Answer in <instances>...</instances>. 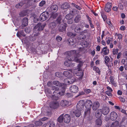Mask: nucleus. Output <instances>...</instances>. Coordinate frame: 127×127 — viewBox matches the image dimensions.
Returning a JSON list of instances; mask_svg holds the SVG:
<instances>
[{
	"instance_id": "1",
	"label": "nucleus",
	"mask_w": 127,
	"mask_h": 127,
	"mask_svg": "<svg viewBox=\"0 0 127 127\" xmlns=\"http://www.w3.org/2000/svg\"><path fill=\"white\" fill-rule=\"evenodd\" d=\"M67 54L69 56L67 57V59L69 61H74L77 63L80 62V59L78 58L77 54L75 50H71L67 52Z\"/></svg>"
},
{
	"instance_id": "2",
	"label": "nucleus",
	"mask_w": 127,
	"mask_h": 127,
	"mask_svg": "<svg viewBox=\"0 0 127 127\" xmlns=\"http://www.w3.org/2000/svg\"><path fill=\"white\" fill-rule=\"evenodd\" d=\"M93 103L92 101L90 100H87L85 102V107L87 109L86 110L85 114V116L88 117L90 114V110Z\"/></svg>"
},
{
	"instance_id": "3",
	"label": "nucleus",
	"mask_w": 127,
	"mask_h": 127,
	"mask_svg": "<svg viewBox=\"0 0 127 127\" xmlns=\"http://www.w3.org/2000/svg\"><path fill=\"white\" fill-rule=\"evenodd\" d=\"M45 26V25L44 24H42L40 23H38L33 28L34 32H35L37 34L39 32L43 30Z\"/></svg>"
},
{
	"instance_id": "4",
	"label": "nucleus",
	"mask_w": 127,
	"mask_h": 127,
	"mask_svg": "<svg viewBox=\"0 0 127 127\" xmlns=\"http://www.w3.org/2000/svg\"><path fill=\"white\" fill-rule=\"evenodd\" d=\"M49 16V14L48 12L46 11L43 12L40 15L39 19L40 21H44L48 18Z\"/></svg>"
},
{
	"instance_id": "5",
	"label": "nucleus",
	"mask_w": 127,
	"mask_h": 127,
	"mask_svg": "<svg viewBox=\"0 0 127 127\" xmlns=\"http://www.w3.org/2000/svg\"><path fill=\"white\" fill-rule=\"evenodd\" d=\"M85 104V101L81 100L78 102L77 105V108L80 110H82L83 109Z\"/></svg>"
},
{
	"instance_id": "6",
	"label": "nucleus",
	"mask_w": 127,
	"mask_h": 127,
	"mask_svg": "<svg viewBox=\"0 0 127 127\" xmlns=\"http://www.w3.org/2000/svg\"><path fill=\"white\" fill-rule=\"evenodd\" d=\"M118 117L117 114L114 111L111 112L110 114V119L112 121H115L116 120Z\"/></svg>"
},
{
	"instance_id": "7",
	"label": "nucleus",
	"mask_w": 127,
	"mask_h": 127,
	"mask_svg": "<svg viewBox=\"0 0 127 127\" xmlns=\"http://www.w3.org/2000/svg\"><path fill=\"white\" fill-rule=\"evenodd\" d=\"M59 104L58 102L57 101L52 102L50 104L49 106L50 108L55 109L57 108L59 106Z\"/></svg>"
},
{
	"instance_id": "8",
	"label": "nucleus",
	"mask_w": 127,
	"mask_h": 127,
	"mask_svg": "<svg viewBox=\"0 0 127 127\" xmlns=\"http://www.w3.org/2000/svg\"><path fill=\"white\" fill-rule=\"evenodd\" d=\"M58 9V6L56 5H52L50 7H48L47 10L49 11L56 12Z\"/></svg>"
},
{
	"instance_id": "9",
	"label": "nucleus",
	"mask_w": 127,
	"mask_h": 127,
	"mask_svg": "<svg viewBox=\"0 0 127 127\" xmlns=\"http://www.w3.org/2000/svg\"><path fill=\"white\" fill-rule=\"evenodd\" d=\"M109 109L107 107H104L101 109L102 113L104 115H107L109 113Z\"/></svg>"
},
{
	"instance_id": "10",
	"label": "nucleus",
	"mask_w": 127,
	"mask_h": 127,
	"mask_svg": "<svg viewBox=\"0 0 127 127\" xmlns=\"http://www.w3.org/2000/svg\"><path fill=\"white\" fill-rule=\"evenodd\" d=\"M92 106L93 109L94 110H96L100 107V104L98 101H95L93 104Z\"/></svg>"
},
{
	"instance_id": "11",
	"label": "nucleus",
	"mask_w": 127,
	"mask_h": 127,
	"mask_svg": "<svg viewBox=\"0 0 127 127\" xmlns=\"http://www.w3.org/2000/svg\"><path fill=\"white\" fill-rule=\"evenodd\" d=\"M70 91L74 93H76L77 92L78 90V87L75 85H73L70 87Z\"/></svg>"
},
{
	"instance_id": "12",
	"label": "nucleus",
	"mask_w": 127,
	"mask_h": 127,
	"mask_svg": "<svg viewBox=\"0 0 127 127\" xmlns=\"http://www.w3.org/2000/svg\"><path fill=\"white\" fill-rule=\"evenodd\" d=\"M64 121L66 123H69L70 120V116L68 114H65L64 115Z\"/></svg>"
},
{
	"instance_id": "13",
	"label": "nucleus",
	"mask_w": 127,
	"mask_h": 127,
	"mask_svg": "<svg viewBox=\"0 0 127 127\" xmlns=\"http://www.w3.org/2000/svg\"><path fill=\"white\" fill-rule=\"evenodd\" d=\"M67 26V25L65 23L60 25L59 28V31L60 32H63L66 30V28Z\"/></svg>"
},
{
	"instance_id": "14",
	"label": "nucleus",
	"mask_w": 127,
	"mask_h": 127,
	"mask_svg": "<svg viewBox=\"0 0 127 127\" xmlns=\"http://www.w3.org/2000/svg\"><path fill=\"white\" fill-rule=\"evenodd\" d=\"M112 5V4L111 3L108 2L106 4L105 8V10L106 12H108L110 11Z\"/></svg>"
},
{
	"instance_id": "15",
	"label": "nucleus",
	"mask_w": 127,
	"mask_h": 127,
	"mask_svg": "<svg viewBox=\"0 0 127 127\" xmlns=\"http://www.w3.org/2000/svg\"><path fill=\"white\" fill-rule=\"evenodd\" d=\"M74 30L75 32L79 34H81L82 29L81 28L80 26L78 24L75 26Z\"/></svg>"
},
{
	"instance_id": "16",
	"label": "nucleus",
	"mask_w": 127,
	"mask_h": 127,
	"mask_svg": "<svg viewBox=\"0 0 127 127\" xmlns=\"http://www.w3.org/2000/svg\"><path fill=\"white\" fill-rule=\"evenodd\" d=\"M109 52V50L108 49L107 47H104L101 50V53H102L104 55H107L108 54Z\"/></svg>"
},
{
	"instance_id": "17",
	"label": "nucleus",
	"mask_w": 127,
	"mask_h": 127,
	"mask_svg": "<svg viewBox=\"0 0 127 127\" xmlns=\"http://www.w3.org/2000/svg\"><path fill=\"white\" fill-rule=\"evenodd\" d=\"M102 113L101 109H98L95 113V116L97 118H99L101 117Z\"/></svg>"
},
{
	"instance_id": "18",
	"label": "nucleus",
	"mask_w": 127,
	"mask_h": 127,
	"mask_svg": "<svg viewBox=\"0 0 127 127\" xmlns=\"http://www.w3.org/2000/svg\"><path fill=\"white\" fill-rule=\"evenodd\" d=\"M70 7L69 4L67 2H65L62 5L61 8L64 9H67Z\"/></svg>"
},
{
	"instance_id": "19",
	"label": "nucleus",
	"mask_w": 127,
	"mask_h": 127,
	"mask_svg": "<svg viewBox=\"0 0 127 127\" xmlns=\"http://www.w3.org/2000/svg\"><path fill=\"white\" fill-rule=\"evenodd\" d=\"M102 124V121L99 118L96 119L95 121V126L97 127H100Z\"/></svg>"
},
{
	"instance_id": "20",
	"label": "nucleus",
	"mask_w": 127,
	"mask_h": 127,
	"mask_svg": "<svg viewBox=\"0 0 127 127\" xmlns=\"http://www.w3.org/2000/svg\"><path fill=\"white\" fill-rule=\"evenodd\" d=\"M81 110H80L77 108L75 111L73 112V113L75 114V116L77 117H79L81 115Z\"/></svg>"
},
{
	"instance_id": "21",
	"label": "nucleus",
	"mask_w": 127,
	"mask_h": 127,
	"mask_svg": "<svg viewBox=\"0 0 127 127\" xmlns=\"http://www.w3.org/2000/svg\"><path fill=\"white\" fill-rule=\"evenodd\" d=\"M46 95L48 97H50L52 95L51 94L52 92L50 90L49 88H47L45 90Z\"/></svg>"
},
{
	"instance_id": "22",
	"label": "nucleus",
	"mask_w": 127,
	"mask_h": 127,
	"mask_svg": "<svg viewBox=\"0 0 127 127\" xmlns=\"http://www.w3.org/2000/svg\"><path fill=\"white\" fill-rule=\"evenodd\" d=\"M69 104L68 101L66 100H62L61 101L60 105L62 107H65L67 105Z\"/></svg>"
},
{
	"instance_id": "23",
	"label": "nucleus",
	"mask_w": 127,
	"mask_h": 127,
	"mask_svg": "<svg viewBox=\"0 0 127 127\" xmlns=\"http://www.w3.org/2000/svg\"><path fill=\"white\" fill-rule=\"evenodd\" d=\"M22 26H26L28 25V19L26 18H25L22 20Z\"/></svg>"
},
{
	"instance_id": "24",
	"label": "nucleus",
	"mask_w": 127,
	"mask_h": 127,
	"mask_svg": "<svg viewBox=\"0 0 127 127\" xmlns=\"http://www.w3.org/2000/svg\"><path fill=\"white\" fill-rule=\"evenodd\" d=\"M80 62H78L79 63L77 65L78 68H77L73 70V71L75 72V71L78 72V71H79L81 70L80 67L82 65V64L81 62V60L80 59Z\"/></svg>"
},
{
	"instance_id": "25",
	"label": "nucleus",
	"mask_w": 127,
	"mask_h": 127,
	"mask_svg": "<svg viewBox=\"0 0 127 127\" xmlns=\"http://www.w3.org/2000/svg\"><path fill=\"white\" fill-rule=\"evenodd\" d=\"M64 114H62L57 119L58 122L60 123H62L64 120Z\"/></svg>"
},
{
	"instance_id": "26",
	"label": "nucleus",
	"mask_w": 127,
	"mask_h": 127,
	"mask_svg": "<svg viewBox=\"0 0 127 127\" xmlns=\"http://www.w3.org/2000/svg\"><path fill=\"white\" fill-rule=\"evenodd\" d=\"M25 3L26 2L25 1H22L20 3L17 4L16 5V7L18 8H20L22 6L25 4Z\"/></svg>"
},
{
	"instance_id": "27",
	"label": "nucleus",
	"mask_w": 127,
	"mask_h": 127,
	"mask_svg": "<svg viewBox=\"0 0 127 127\" xmlns=\"http://www.w3.org/2000/svg\"><path fill=\"white\" fill-rule=\"evenodd\" d=\"M32 17L33 18V22L35 23H37L39 21L38 16L36 14H32Z\"/></svg>"
},
{
	"instance_id": "28",
	"label": "nucleus",
	"mask_w": 127,
	"mask_h": 127,
	"mask_svg": "<svg viewBox=\"0 0 127 127\" xmlns=\"http://www.w3.org/2000/svg\"><path fill=\"white\" fill-rule=\"evenodd\" d=\"M119 125V122L118 121H116L113 123L110 127H118Z\"/></svg>"
},
{
	"instance_id": "29",
	"label": "nucleus",
	"mask_w": 127,
	"mask_h": 127,
	"mask_svg": "<svg viewBox=\"0 0 127 127\" xmlns=\"http://www.w3.org/2000/svg\"><path fill=\"white\" fill-rule=\"evenodd\" d=\"M86 38V36L85 34H80L79 36L78 39L81 41H83Z\"/></svg>"
},
{
	"instance_id": "30",
	"label": "nucleus",
	"mask_w": 127,
	"mask_h": 127,
	"mask_svg": "<svg viewBox=\"0 0 127 127\" xmlns=\"http://www.w3.org/2000/svg\"><path fill=\"white\" fill-rule=\"evenodd\" d=\"M17 35L18 37L20 38V37L21 36H25V34L24 33L23 31H21L19 32H18L17 34Z\"/></svg>"
},
{
	"instance_id": "31",
	"label": "nucleus",
	"mask_w": 127,
	"mask_h": 127,
	"mask_svg": "<svg viewBox=\"0 0 127 127\" xmlns=\"http://www.w3.org/2000/svg\"><path fill=\"white\" fill-rule=\"evenodd\" d=\"M63 74L66 77L68 78H71V75L69 72L67 71H64L63 72Z\"/></svg>"
},
{
	"instance_id": "32",
	"label": "nucleus",
	"mask_w": 127,
	"mask_h": 127,
	"mask_svg": "<svg viewBox=\"0 0 127 127\" xmlns=\"http://www.w3.org/2000/svg\"><path fill=\"white\" fill-rule=\"evenodd\" d=\"M75 79L71 76V78H69V80H68V83L69 84H72L75 81Z\"/></svg>"
},
{
	"instance_id": "33",
	"label": "nucleus",
	"mask_w": 127,
	"mask_h": 127,
	"mask_svg": "<svg viewBox=\"0 0 127 127\" xmlns=\"http://www.w3.org/2000/svg\"><path fill=\"white\" fill-rule=\"evenodd\" d=\"M53 83L54 85L59 87L61 86L62 85V84L61 83L57 81H53Z\"/></svg>"
},
{
	"instance_id": "34",
	"label": "nucleus",
	"mask_w": 127,
	"mask_h": 127,
	"mask_svg": "<svg viewBox=\"0 0 127 127\" xmlns=\"http://www.w3.org/2000/svg\"><path fill=\"white\" fill-rule=\"evenodd\" d=\"M64 64L65 65L67 66H69L72 67L73 66V64L72 63H70L68 62L67 61H66L64 62Z\"/></svg>"
},
{
	"instance_id": "35",
	"label": "nucleus",
	"mask_w": 127,
	"mask_h": 127,
	"mask_svg": "<svg viewBox=\"0 0 127 127\" xmlns=\"http://www.w3.org/2000/svg\"><path fill=\"white\" fill-rule=\"evenodd\" d=\"M52 89L53 90H55V91L53 92V94H55V93H56V92L58 91L59 90V88L58 87H57L56 86H53L52 87ZM57 93V92H56Z\"/></svg>"
},
{
	"instance_id": "36",
	"label": "nucleus",
	"mask_w": 127,
	"mask_h": 127,
	"mask_svg": "<svg viewBox=\"0 0 127 127\" xmlns=\"http://www.w3.org/2000/svg\"><path fill=\"white\" fill-rule=\"evenodd\" d=\"M56 26V24L54 22H51L49 24V26H50L52 29L55 28Z\"/></svg>"
},
{
	"instance_id": "37",
	"label": "nucleus",
	"mask_w": 127,
	"mask_h": 127,
	"mask_svg": "<svg viewBox=\"0 0 127 127\" xmlns=\"http://www.w3.org/2000/svg\"><path fill=\"white\" fill-rule=\"evenodd\" d=\"M67 35L68 36L74 37L76 35V34L75 33H73L71 32H68L67 33Z\"/></svg>"
},
{
	"instance_id": "38",
	"label": "nucleus",
	"mask_w": 127,
	"mask_h": 127,
	"mask_svg": "<svg viewBox=\"0 0 127 127\" xmlns=\"http://www.w3.org/2000/svg\"><path fill=\"white\" fill-rule=\"evenodd\" d=\"M113 38H110L109 37L108 38H107L106 39V41L107 44H110L111 42H112V40Z\"/></svg>"
},
{
	"instance_id": "39",
	"label": "nucleus",
	"mask_w": 127,
	"mask_h": 127,
	"mask_svg": "<svg viewBox=\"0 0 127 127\" xmlns=\"http://www.w3.org/2000/svg\"><path fill=\"white\" fill-rule=\"evenodd\" d=\"M27 14V13L26 11H23L20 12L19 15L21 17H24Z\"/></svg>"
},
{
	"instance_id": "40",
	"label": "nucleus",
	"mask_w": 127,
	"mask_h": 127,
	"mask_svg": "<svg viewBox=\"0 0 127 127\" xmlns=\"http://www.w3.org/2000/svg\"><path fill=\"white\" fill-rule=\"evenodd\" d=\"M80 17L79 16L77 15L75 18L74 20L75 22L77 23L80 20Z\"/></svg>"
},
{
	"instance_id": "41",
	"label": "nucleus",
	"mask_w": 127,
	"mask_h": 127,
	"mask_svg": "<svg viewBox=\"0 0 127 127\" xmlns=\"http://www.w3.org/2000/svg\"><path fill=\"white\" fill-rule=\"evenodd\" d=\"M110 60V59L108 56H105V63L107 64Z\"/></svg>"
},
{
	"instance_id": "42",
	"label": "nucleus",
	"mask_w": 127,
	"mask_h": 127,
	"mask_svg": "<svg viewBox=\"0 0 127 127\" xmlns=\"http://www.w3.org/2000/svg\"><path fill=\"white\" fill-rule=\"evenodd\" d=\"M71 5L73 6L74 7H75L76 8H77V9L80 10L81 9V7L79 6L78 5H76L75 4L72 3H71Z\"/></svg>"
},
{
	"instance_id": "43",
	"label": "nucleus",
	"mask_w": 127,
	"mask_h": 127,
	"mask_svg": "<svg viewBox=\"0 0 127 127\" xmlns=\"http://www.w3.org/2000/svg\"><path fill=\"white\" fill-rule=\"evenodd\" d=\"M40 119L38 121L35 122V125L38 126L41 125L42 124V123Z\"/></svg>"
},
{
	"instance_id": "44",
	"label": "nucleus",
	"mask_w": 127,
	"mask_h": 127,
	"mask_svg": "<svg viewBox=\"0 0 127 127\" xmlns=\"http://www.w3.org/2000/svg\"><path fill=\"white\" fill-rule=\"evenodd\" d=\"M93 69L96 72L98 73H100V71L99 69L96 66H94L93 67Z\"/></svg>"
},
{
	"instance_id": "45",
	"label": "nucleus",
	"mask_w": 127,
	"mask_h": 127,
	"mask_svg": "<svg viewBox=\"0 0 127 127\" xmlns=\"http://www.w3.org/2000/svg\"><path fill=\"white\" fill-rule=\"evenodd\" d=\"M72 18V16L70 14H67L65 16V18L67 19H70Z\"/></svg>"
},
{
	"instance_id": "46",
	"label": "nucleus",
	"mask_w": 127,
	"mask_h": 127,
	"mask_svg": "<svg viewBox=\"0 0 127 127\" xmlns=\"http://www.w3.org/2000/svg\"><path fill=\"white\" fill-rule=\"evenodd\" d=\"M101 14L102 17L103 18L104 20V21H105L106 20V19H107V17L106 16L105 14L102 13H101Z\"/></svg>"
},
{
	"instance_id": "47",
	"label": "nucleus",
	"mask_w": 127,
	"mask_h": 127,
	"mask_svg": "<svg viewBox=\"0 0 127 127\" xmlns=\"http://www.w3.org/2000/svg\"><path fill=\"white\" fill-rule=\"evenodd\" d=\"M84 91L87 94H89L91 92V90L89 89H84Z\"/></svg>"
},
{
	"instance_id": "48",
	"label": "nucleus",
	"mask_w": 127,
	"mask_h": 127,
	"mask_svg": "<svg viewBox=\"0 0 127 127\" xmlns=\"http://www.w3.org/2000/svg\"><path fill=\"white\" fill-rule=\"evenodd\" d=\"M50 97H51L52 99L54 100H57L58 98V97L53 95L51 96H50Z\"/></svg>"
},
{
	"instance_id": "49",
	"label": "nucleus",
	"mask_w": 127,
	"mask_h": 127,
	"mask_svg": "<svg viewBox=\"0 0 127 127\" xmlns=\"http://www.w3.org/2000/svg\"><path fill=\"white\" fill-rule=\"evenodd\" d=\"M69 43L71 45H73L74 44L75 42L74 40L72 38L70 39L69 40Z\"/></svg>"
},
{
	"instance_id": "50",
	"label": "nucleus",
	"mask_w": 127,
	"mask_h": 127,
	"mask_svg": "<svg viewBox=\"0 0 127 127\" xmlns=\"http://www.w3.org/2000/svg\"><path fill=\"white\" fill-rule=\"evenodd\" d=\"M46 3L45 1L44 0H42L39 3V6H40L42 7Z\"/></svg>"
},
{
	"instance_id": "51",
	"label": "nucleus",
	"mask_w": 127,
	"mask_h": 127,
	"mask_svg": "<svg viewBox=\"0 0 127 127\" xmlns=\"http://www.w3.org/2000/svg\"><path fill=\"white\" fill-rule=\"evenodd\" d=\"M61 20V16H59L56 20V22L58 24H60Z\"/></svg>"
},
{
	"instance_id": "52",
	"label": "nucleus",
	"mask_w": 127,
	"mask_h": 127,
	"mask_svg": "<svg viewBox=\"0 0 127 127\" xmlns=\"http://www.w3.org/2000/svg\"><path fill=\"white\" fill-rule=\"evenodd\" d=\"M65 89L64 88L63 89V91L61 92H59V94L60 95H64V94L65 92Z\"/></svg>"
},
{
	"instance_id": "53",
	"label": "nucleus",
	"mask_w": 127,
	"mask_h": 127,
	"mask_svg": "<svg viewBox=\"0 0 127 127\" xmlns=\"http://www.w3.org/2000/svg\"><path fill=\"white\" fill-rule=\"evenodd\" d=\"M56 39L58 41H60L62 40V38L60 36H57L56 37Z\"/></svg>"
},
{
	"instance_id": "54",
	"label": "nucleus",
	"mask_w": 127,
	"mask_h": 127,
	"mask_svg": "<svg viewBox=\"0 0 127 127\" xmlns=\"http://www.w3.org/2000/svg\"><path fill=\"white\" fill-rule=\"evenodd\" d=\"M110 82L111 83L113 84V85H115V83L114 81V80L112 76H111L110 77Z\"/></svg>"
},
{
	"instance_id": "55",
	"label": "nucleus",
	"mask_w": 127,
	"mask_h": 127,
	"mask_svg": "<svg viewBox=\"0 0 127 127\" xmlns=\"http://www.w3.org/2000/svg\"><path fill=\"white\" fill-rule=\"evenodd\" d=\"M118 50H119L118 49H113V54L114 55L117 54L118 52Z\"/></svg>"
},
{
	"instance_id": "56",
	"label": "nucleus",
	"mask_w": 127,
	"mask_h": 127,
	"mask_svg": "<svg viewBox=\"0 0 127 127\" xmlns=\"http://www.w3.org/2000/svg\"><path fill=\"white\" fill-rule=\"evenodd\" d=\"M111 92L109 91H107L106 92V93L108 96H112V95L111 93Z\"/></svg>"
},
{
	"instance_id": "57",
	"label": "nucleus",
	"mask_w": 127,
	"mask_h": 127,
	"mask_svg": "<svg viewBox=\"0 0 127 127\" xmlns=\"http://www.w3.org/2000/svg\"><path fill=\"white\" fill-rule=\"evenodd\" d=\"M55 126V123L53 122H52L49 125L48 127H54Z\"/></svg>"
},
{
	"instance_id": "58",
	"label": "nucleus",
	"mask_w": 127,
	"mask_h": 127,
	"mask_svg": "<svg viewBox=\"0 0 127 127\" xmlns=\"http://www.w3.org/2000/svg\"><path fill=\"white\" fill-rule=\"evenodd\" d=\"M118 7L120 9L122 10L123 9V5L121 3H119L118 4Z\"/></svg>"
},
{
	"instance_id": "59",
	"label": "nucleus",
	"mask_w": 127,
	"mask_h": 127,
	"mask_svg": "<svg viewBox=\"0 0 127 127\" xmlns=\"http://www.w3.org/2000/svg\"><path fill=\"white\" fill-rule=\"evenodd\" d=\"M119 99L120 101L122 102H124L125 101V99L123 97H119Z\"/></svg>"
},
{
	"instance_id": "60",
	"label": "nucleus",
	"mask_w": 127,
	"mask_h": 127,
	"mask_svg": "<svg viewBox=\"0 0 127 127\" xmlns=\"http://www.w3.org/2000/svg\"><path fill=\"white\" fill-rule=\"evenodd\" d=\"M88 31L87 30H85L83 31L82 30L81 32V34H83V33H88Z\"/></svg>"
},
{
	"instance_id": "61",
	"label": "nucleus",
	"mask_w": 127,
	"mask_h": 127,
	"mask_svg": "<svg viewBox=\"0 0 127 127\" xmlns=\"http://www.w3.org/2000/svg\"><path fill=\"white\" fill-rule=\"evenodd\" d=\"M25 32L27 33H29L30 32V28H26L25 30Z\"/></svg>"
},
{
	"instance_id": "62",
	"label": "nucleus",
	"mask_w": 127,
	"mask_h": 127,
	"mask_svg": "<svg viewBox=\"0 0 127 127\" xmlns=\"http://www.w3.org/2000/svg\"><path fill=\"white\" fill-rule=\"evenodd\" d=\"M48 119V118L46 117H44L40 119L41 121H44L47 120Z\"/></svg>"
},
{
	"instance_id": "63",
	"label": "nucleus",
	"mask_w": 127,
	"mask_h": 127,
	"mask_svg": "<svg viewBox=\"0 0 127 127\" xmlns=\"http://www.w3.org/2000/svg\"><path fill=\"white\" fill-rule=\"evenodd\" d=\"M118 38L119 39H122L123 37V36L121 34H119L118 35Z\"/></svg>"
},
{
	"instance_id": "64",
	"label": "nucleus",
	"mask_w": 127,
	"mask_h": 127,
	"mask_svg": "<svg viewBox=\"0 0 127 127\" xmlns=\"http://www.w3.org/2000/svg\"><path fill=\"white\" fill-rule=\"evenodd\" d=\"M118 7L117 6L113 7V10L116 11H118Z\"/></svg>"
}]
</instances>
